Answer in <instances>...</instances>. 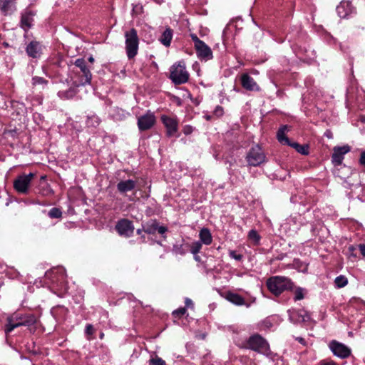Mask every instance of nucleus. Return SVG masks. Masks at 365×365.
<instances>
[{
    "label": "nucleus",
    "instance_id": "nucleus-1",
    "mask_svg": "<svg viewBox=\"0 0 365 365\" xmlns=\"http://www.w3.org/2000/svg\"><path fill=\"white\" fill-rule=\"evenodd\" d=\"M267 287L273 294L278 296L284 291L292 289L293 283L287 277L274 276L267 279Z\"/></svg>",
    "mask_w": 365,
    "mask_h": 365
},
{
    "label": "nucleus",
    "instance_id": "nucleus-2",
    "mask_svg": "<svg viewBox=\"0 0 365 365\" xmlns=\"http://www.w3.org/2000/svg\"><path fill=\"white\" fill-rule=\"evenodd\" d=\"M74 65L79 68V71L76 73L78 79L73 81L75 87L89 84L91 81L92 74L90 69L87 68L85 60L78 58L75 61Z\"/></svg>",
    "mask_w": 365,
    "mask_h": 365
},
{
    "label": "nucleus",
    "instance_id": "nucleus-3",
    "mask_svg": "<svg viewBox=\"0 0 365 365\" xmlns=\"http://www.w3.org/2000/svg\"><path fill=\"white\" fill-rule=\"evenodd\" d=\"M125 50L128 58H133L138 53L139 38L137 31L131 29L125 32Z\"/></svg>",
    "mask_w": 365,
    "mask_h": 365
},
{
    "label": "nucleus",
    "instance_id": "nucleus-4",
    "mask_svg": "<svg viewBox=\"0 0 365 365\" xmlns=\"http://www.w3.org/2000/svg\"><path fill=\"white\" fill-rule=\"evenodd\" d=\"M170 78L175 84L185 83L189 78V74L185 69V66L182 62L173 65L170 67Z\"/></svg>",
    "mask_w": 365,
    "mask_h": 365
},
{
    "label": "nucleus",
    "instance_id": "nucleus-5",
    "mask_svg": "<svg viewBox=\"0 0 365 365\" xmlns=\"http://www.w3.org/2000/svg\"><path fill=\"white\" fill-rule=\"evenodd\" d=\"M194 42V46L196 50L197 57L200 60L208 61L212 58V51L211 48L202 41H201L195 34L190 35Z\"/></svg>",
    "mask_w": 365,
    "mask_h": 365
},
{
    "label": "nucleus",
    "instance_id": "nucleus-6",
    "mask_svg": "<svg viewBox=\"0 0 365 365\" xmlns=\"http://www.w3.org/2000/svg\"><path fill=\"white\" fill-rule=\"evenodd\" d=\"M289 130L287 125H283L279 128L277 132V139L283 145H288L294 148L296 150L303 155L308 154V146L307 145H302L297 143H290L289 138L285 135V133Z\"/></svg>",
    "mask_w": 365,
    "mask_h": 365
},
{
    "label": "nucleus",
    "instance_id": "nucleus-7",
    "mask_svg": "<svg viewBox=\"0 0 365 365\" xmlns=\"http://www.w3.org/2000/svg\"><path fill=\"white\" fill-rule=\"evenodd\" d=\"M266 157L261 147L255 145L247 155V160L251 166H258L265 161Z\"/></svg>",
    "mask_w": 365,
    "mask_h": 365
},
{
    "label": "nucleus",
    "instance_id": "nucleus-8",
    "mask_svg": "<svg viewBox=\"0 0 365 365\" xmlns=\"http://www.w3.org/2000/svg\"><path fill=\"white\" fill-rule=\"evenodd\" d=\"M35 175L30 173L28 175L23 174L16 178L14 182V189L19 193L26 194L29 192L31 182Z\"/></svg>",
    "mask_w": 365,
    "mask_h": 365
},
{
    "label": "nucleus",
    "instance_id": "nucleus-9",
    "mask_svg": "<svg viewBox=\"0 0 365 365\" xmlns=\"http://www.w3.org/2000/svg\"><path fill=\"white\" fill-rule=\"evenodd\" d=\"M247 345L250 349L259 352H265L269 349V345L266 340L259 334L250 336L247 341Z\"/></svg>",
    "mask_w": 365,
    "mask_h": 365
},
{
    "label": "nucleus",
    "instance_id": "nucleus-10",
    "mask_svg": "<svg viewBox=\"0 0 365 365\" xmlns=\"http://www.w3.org/2000/svg\"><path fill=\"white\" fill-rule=\"evenodd\" d=\"M155 123V115L150 111L138 118V126L140 130H147L151 128Z\"/></svg>",
    "mask_w": 365,
    "mask_h": 365
},
{
    "label": "nucleus",
    "instance_id": "nucleus-11",
    "mask_svg": "<svg viewBox=\"0 0 365 365\" xmlns=\"http://www.w3.org/2000/svg\"><path fill=\"white\" fill-rule=\"evenodd\" d=\"M289 319L293 323L306 322L310 320L309 314L304 309H289L288 310Z\"/></svg>",
    "mask_w": 365,
    "mask_h": 365
},
{
    "label": "nucleus",
    "instance_id": "nucleus-12",
    "mask_svg": "<svg viewBox=\"0 0 365 365\" xmlns=\"http://www.w3.org/2000/svg\"><path fill=\"white\" fill-rule=\"evenodd\" d=\"M329 347L334 355L344 359L348 357L351 354V350L346 346L341 343L333 341L330 343Z\"/></svg>",
    "mask_w": 365,
    "mask_h": 365
},
{
    "label": "nucleus",
    "instance_id": "nucleus-13",
    "mask_svg": "<svg viewBox=\"0 0 365 365\" xmlns=\"http://www.w3.org/2000/svg\"><path fill=\"white\" fill-rule=\"evenodd\" d=\"M116 230L118 232L123 236L130 237L133 235L134 227L132 222L127 220L123 219L120 220L116 225Z\"/></svg>",
    "mask_w": 365,
    "mask_h": 365
},
{
    "label": "nucleus",
    "instance_id": "nucleus-14",
    "mask_svg": "<svg viewBox=\"0 0 365 365\" xmlns=\"http://www.w3.org/2000/svg\"><path fill=\"white\" fill-rule=\"evenodd\" d=\"M242 86L250 91H258L259 87L255 81L247 73H243L240 76Z\"/></svg>",
    "mask_w": 365,
    "mask_h": 365
},
{
    "label": "nucleus",
    "instance_id": "nucleus-15",
    "mask_svg": "<svg viewBox=\"0 0 365 365\" xmlns=\"http://www.w3.org/2000/svg\"><path fill=\"white\" fill-rule=\"evenodd\" d=\"M161 120L167 129L168 136H173L178 130V121L175 118L162 115Z\"/></svg>",
    "mask_w": 365,
    "mask_h": 365
},
{
    "label": "nucleus",
    "instance_id": "nucleus-16",
    "mask_svg": "<svg viewBox=\"0 0 365 365\" xmlns=\"http://www.w3.org/2000/svg\"><path fill=\"white\" fill-rule=\"evenodd\" d=\"M350 151L349 145H344L342 147H334V152L331 156L332 162L336 165H340L344 159V155Z\"/></svg>",
    "mask_w": 365,
    "mask_h": 365
},
{
    "label": "nucleus",
    "instance_id": "nucleus-17",
    "mask_svg": "<svg viewBox=\"0 0 365 365\" xmlns=\"http://www.w3.org/2000/svg\"><path fill=\"white\" fill-rule=\"evenodd\" d=\"M34 16L35 14L30 10H26L22 13L21 19V27L24 31H28L31 27L34 22Z\"/></svg>",
    "mask_w": 365,
    "mask_h": 365
},
{
    "label": "nucleus",
    "instance_id": "nucleus-18",
    "mask_svg": "<svg viewBox=\"0 0 365 365\" xmlns=\"http://www.w3.org/2000/svg\"><path fill=\"white\" fill-rule=\"evenodd\" d=\"M353 11L354 8L349 1H342L336 7V12L341 18H346Z\"/></svg>",
    "mask_w": 365,
    "mask_h": 365
},
{
    "label": "nucleus",
    "instance_id": "nucleus-19",
    "mask_svg": "<svg viewBox=\"0 0 365 365\" xmlns=\"http://www.w3.org/2000/svg\"><path fill=\"white\" fill-rule=\"evenodd\" d=\"M136 186L135 181L133 180H121L117 184V189L120 193L131 191Z\"/></svg>",
    "mask_w": 365,
    "mask_h": 365
},
{
    "label": "nucleus",
    "instance_id": "nucleus-20",
    "mask_svg": "<svg viewBox=\"0 0 365 365\" xmlns=\"http://www.w3.org/2000/svg\"><path fill=\"white\" fill-rule=\"evenodd\" d=\"M28 55L32 58H37L41 53V46L37 41H31L26 47Z\"/></svg>",
    "mask_w": 365,
    "mask_h": 365
},
{
    "label": "nucleus",
    "instance_id": "nucleus-21",
    "mask_svg": "<svg viewBox=\"0 0 365 365\" xmlns=\"http://www.w3.org/2000/svg\"><path fill=\"white\" fill-rule=\"evenodd\" d=\"M31 323L29 322H16L14 321V317H9L7 318V324L5 325L4 331L6 335L9 334L11 331H12L15 328L21 327V325H28Z\"/></svg>",
    "mask_w": 365,
    "mask_h": 365
},
{
    "label": "nucleus",
    "instance_id": "nucleus-22",
    "mask_svg": "<svg viewBox=\"0 0 365 365\" xmlns=\"http://www.w3.org/2000/svg\"><path fill=\"white\" fill-rule=\"evenodd\" d=\"M12 317H14V321L16 322H30L29 324L24 325L25 327H30L34 324L36 323L37 319L34 314H16L14 316H11Z\"/></svg>",
    "mask_w": 365,
    "mask_h": 365
},
{
    "label": "nucleus",
    "instance_id": "nucleus-23",
    "mask_svg": "<svg viewBox=\"0 0 365 365\" xmlns=\"http://www.w3.org/2000/svg\"><path fill=\"white\" fill-rule=\"evenodd\" d=\"M14 0H0V9L4 14H7L14 11Z\"/></svg>",
    "mask_w": 365,
    "mask_h": 365
},
{
    "label": "nucleus",
    "instance_id": "nucleus-24",
    "mask_svg": "<svg viewBox=\"0 0 365 365\" xmlns=\"http://www.w3.org/2000/svg\"><path fill=\"white\" fill-rule=\"evenodd\" d=\"M200 242L206 245L212 243V237L210 230L207 228H203L200 230Z\"/></svg>",
    "mask_w": 365,
    "mask_h": 365
},
{
    "label": "nucleus",
    "instance_id": "nucleus-25",
    "mask_svg": "<svg viewBox=\"0 0 365 365\" xmlns=\"http://www.w3.org/2000/svg\"><path fill=\"white\" fill-rule=\"evenodd\" d=\"M173 37V31L170 29H166L160 38V41L165 46H169Z\"/></svg>",
    "mask_w": 365,
    "mask_h": 365
},
{
    "label": "nucleus",
    "instance_id": "nucleus-26",
    "mask_svg": "<svg viewBox=\"0 0 365 365\" xmlns=\"http://www.w3.org/2000/svg\"><path fill=\"white\" fill-rule=\"evenodd\" d=\"M227 299L236 305H243L245 303L244 299L240 295L235 293H229Z\"/></svg>",
    "mask_w": 365,
    "mask_h": 365
},
{
    "label": "nucleus",
    "instance_id": "nucleus-27",
    "mask_svg": "<svg viewBox=\"0 0 365 365\" xmlns=\"http://www.w3.org/2000/svg\"><path fill=\"white\" fill-rule=\"evenodd\" d=\"M158 223L156 221H151L143 225V231L148 234H154L157 232Z\"/></svg>",
    "mask_w": 365,
    "mask_h": 365
},
{
    "label": "nucleus",
    "instance_id": "nucleus-28",
    "mask_svg": "<svg viewBox=\"0 0 365 365\" xmlns=\"http://www.w3.org/2000/svg\"><path fill=\"white\" fill-rule=\"evenodd\" d=\"M76 89L74 88H71L66 91H59L58 96L63 99H69L73 98L76 95Z\"/></svg>",
    "mask_w": 365,
    "mask_h": 365
},
{
    "label": "nucleus",
    "instance_id": "nucleus-29",
    "mask_svg": "<svg viewBox=\"0 0 365 365\" xmlns=\"http://www.w3.org/2000/svg\"><path fill=\"white\" fill-rule=\"evenodd\" d=\"M347 283H348L347 279L342 275L339 276L335 279V284H336V287L339 288L345 287L347 284Z\"/></svg>",
    "mask_w": 365,
    "mask_h": 365
},
{
    "label": "nucleus",
    "instance_id": "nucleus-30",
    "mask_svg": "<svg viewBox=\"0 0 365 365\" xmlns=\"http://www.w3.org/2000/svg\"><path fill=\"white\" fill-rule=\"evenodd\" d=\"M202 248V242L200 241H195L190 245V251L192 254H197Z\"/></svg>",
    "mask_w": 365,
    "mask_h": 365
},
{
    "label": "nucleus",
    "instance_id": "nucleus-31",
    "mask_svg": "<svg viewBox=\"0 0 365 365\" xmlns=\"http://www.w3.org/2000/svg\"><path fill=\"white\" fill-rule=\"evenodd\" d=\"M62 215V212L60 209L53 207L48 212V216L51 218H60Z\"/></svg>",
    "mask_w": 365,
    "mask_h": 365
},
{
    "label": "nucleus",
    "instance_id": "nucleus-32",
    "mask_svg": "<svg viewBox=\"0 0 365 365\" xmlns=\"http://www.w3.org/2000/svg\"><path fill=\"white\" fill-rule=\"evenodd\" d=\"M248 237L250 240H252L255 244H257L259 241V235L255 230H252L249 232Z\"/></svg>",
    "mask_w": 365,
    "mask_h": 365
},
{
    "label": "nucleus",
    "instance_id": "nucleus-33",
    "mask_svg": "<svg viewBox=\"0 0 365 365\" xmlns=\"http://www.w3.org/2000/svg\"><path fill=\"white\" fill-rule=\"evenodd\" d=\"M304 289L301 287H298L294 291V300H301L304 298Z\"/></svg>",
    "mask_w": 365,
    "mask_h": 365
},
{
    "label": "nucleus",
    "instance_id": "nucleus-34",
    "mask_svg": "<svg viewBox=\"0 0 365 365\" xmlns=\"http://www.w3.org/2000/svg\"><path fill=\"white\" fill-rule=\"evenodd\" d=\"M186 312V309L182 307L178 309H176L173 311V315L175 317H180L181 316L184 315Z\"/></svg>",
    "mask_w": 365,
    "mask_h": 365
},
{
    "label": "nucleus",
    "instance_id": "nucleus-35",
    "mask_svg": "<svg viewBox=\"0 0 365 365\" xmlns=\"http://www.w3.org/2000/svg\"><path fill=\"white\" fill-rule=\"evenodd\" d=\"M150 363L153 365H165V362L160 358H155L150 360Z\"/></svg>",
    "mask_w": 365,
    "mask_h": 365
},
{
    "label": "nucleus",
    "instance_id": "nucleus-36",
    "mask_svg": "<svg viewBox=\"0 0 365 365\" xmlns=\"http://www.w3.org/2000/svg\"><path fill=\"white\" fill-rule=\"evenodd\" d=\"M85 332H86V334L88 336L92 335L94 333L93 327L90 324H87L86 327Z\"/></svg>",
    "mask_w": 365,
    "mask_h": 365
},
{
    "label": "nucleus",
    "instance_id": "nucleus-37",
    "mask_svg": "<svg viewBox=\"0 0 365 365\" xmlns=\"http://www.w3.org/2000/svg\"><path fill=\"white\" fill-rule=\"evenodd\" d=\"M230 256L232 258H233V259H235L236 260H238V261L241 260L242 258V256L241 255L237 254L236 252H235V251H230Z\"/></svg>",
    "mask_w": 365,
    "mask_h": 365
},
{
    "label": "nucleus",
    "instance_id": "nucleus-38",
    "mask_svg": "<svg viewBox=\"0 0 365 365\" xmlns=\"http://www.w3.org/2000/svg\"><path fill=\"white\" fill-rule=\"evenodd\" d=\"M95 123H96V125H98V123H99V120L97 117H92L88 119V125L95 126L96 125Z\"/></svg>",
    "mask_w": 365,
    "mask_h": 365
},
{
    "label": "nucleus",
    "instance_id": "nucleus-39",
    "mask_svg": "<svg viewBox=\"0 0 365 365\" xmlns=\"http://www.w3.org/2000/svg\"><path fill=\"white\" fill-rule=\"evenodd\" d=\"M215 115L217 116H221L223 114V109L221 106H217L214 110Z\"/></svg>",
    "mask_w": 365,
    "mask_h": 365
},
{
    "label": "nucleus",
    "instance_id": "nucleus-40",
    "mask_svg": "<svg viewBox=\"0 0 365 365\" xmlns=\"http://www.w3.org/2000/svg\"><path fill=\"white\" fill-rule=\"evenodd\" d=\"M45 82V80L41 77H34L33 78V83L34 84H41Z\"/></svg>",
    "mask_w": 365,
    "mask_h": 365
},
{
    "label": "nucleus",
    "instance_id": "nucleus-41",
    "mask_svg": "<svg viewBox=\"0 0 365 365\" xmlns=\"http://www.w3.org/2000/svg\"><path fill=\"white\" fill-rule=\"evenodd\" d=\"M157 231H158L160 234L163 235V234H164V233L167 231V228H166L165 227H164V226H159V225H158V229H157Z\"/></svg>",
    "mask_w": 365,
    "mask_h": 365
},
{
    "label": "nucleus",
    "instance_id": "nucleus-42",
    "mask_svg": "<svg viewBox=\"0 0 365 365\" xmlns=\"http://www.w3.org/2000/svg\"><path fill=\"white\" fill-rule=\"evenodd\" d=\"M185 303L186 307H193L192 301L190 299H189V298H186L185 299Z\"/></svg>",
    "mask_w": 365,
    "mask_h": 365
},
{
    "label": "nucleus",
    "instance_id": "nucleus-43",
    "mask_svg": "<svg viewBox=\"0 0 365 365\" xmlns=\"http://www.w3.org/2000/svg\"><path fill=\"white\" fill-rule=\"evenodd\" d=\"M359 250L361 254L365 257V245L361 244L359 245Z\"/></svg>",
    "mask_w": 365,
    "mask_h": 365
},
{
    "label": "nucleus",
    "instance_id": "nucleus-44",
    "mask_svg": "<svg viewBox=\"0 0 365 365\" xmlns=\"http://www.w3.org/2000/svg\"><path fill=\"white\" fill-rule=\"evenodd\" d=\"M360 163L361 164L365 165V151L361 154Z\"/></svg>",
    "mask_w": 365,
    "mask_h": 365
},
{
    "label": "nucleus",
    "instance_id": "nucleus-45",
    "mask_svg": "<svg viewBox=\"0 0 365 365\" xmlns=\"http://www.w3.org/2000/svg\"><path fill=\"white\" fill-rule=\"evenodd\" d=\"M321 365H336L333 361L322 362Z\"/></svg>",
    "mask_w": 365,
    "mask_h": 365
},
{
    "label": "nucleus",
    "instance_id": "nucleus-46",
    "mask_svg": "<svg viewBox=\"0 0 365 365\" xmlns=\"http://www.w3.org/2000/svg\"><path fill=\"white\" fill-rule=\"evenodd\" d=\"M190 132H191V128L190 127L185 128L184 133L185 134H189Z\"/></svg>",
    "mask_w": 365,
    "mask_h": 365
},
{
    "label": "nucleus",
    "instance_id": "nucleus-47",
    "mask_svg": "<svg viewBox=\"0 0 365 365\" xmlns=\"http://www.w3.org/2000/svg\"><path fill=\"white\" fill-rule=\"evenodd\" d=\"M298 341L300 342L301 344H304V339L302 337H299L297 339Z\"/></svg>",
    "mask_w": 365,
    "mask_h": 365
},
{
    "label": "nucleus",
    "instance_id": "nucleus-48",
    "mask_svg": "<svg viewBox=\"0 0 365 365\" xmlns=\"http://www.w3.org/2000/svg\"><path fill=\"white\" fill-rule=\"evenodd\" d=\"M143 231V229H138L136 232H137L138 235H140Z\"/></svg>",
    "mask_w": 365,
    "mask_h": 365
},
{
    "label": "nucleus",
    "instance_id": "nucleus-49",
    "mask_svg": "<svg viewBox=\"0 0 365 365\" xmlns=\"http://www.w3.org/2000/svg\"><path fill=\"white\" fill-rule=\"evenodd\" d=\"M88 61L91 62V63H93V61H94L93 57V56H90L88 58Z\"/></svg>",
    "mask_w": 365,
    "mask_h": 365
},
{
    "label": "nucleus",
    "instance_id": "nucleus-50",
    "mask_svg": "<svg viewBox=\"0 0 365 365\" xmlns=\"http://www.w3.org/2000/svg\"><path fill=\"white\" fill-rule=\"evenodd\" d=\"M205 118H206V120H210V118H211V116L210 115H205Z\"/></svg>",
    "mask_w": 365,
    "mask_h": 365
},
{
    "label": "nucleus",
    "instance_id": "nucleus-51",
    "mask_svg": "<svg viewBox=\"0 0 365 365\" xmlns=\"http://www.w3.org/2000/svg\"><path fill=\"white\" fill-rule=\"evenodd\" d=\"M103 336H104V334H103V332H101V333L100 334V338H101V339H103Z\"/></svg>",
    "mask_w": 365,
    "mask_h": 365
}]
</instances>
